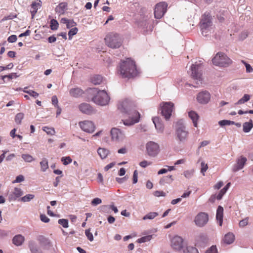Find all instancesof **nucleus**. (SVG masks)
Wrapping results in <instances>:
<instances>
[{
  "label": "nucleus",
  "mask_w": 253,
  "mask_h": 253,
  "mask_svg": "<svg viewBox=\"0 0 253 253\" xmlns=\"http://www.w3.org/2000/svg\"><path fill=\"white\" fill-rule=\"evenodd\" d=\"M105 41L107 46L112 48H119L122 43L120 36L115 33L108 34L105 38Z\"/></svg>",
  "instance_id": "nucleus-6"
},
{
  "label": "nucleus",
  "mask_w": 253,
  "mask_h": 253,
  "mask_svg": "<svg viewBox=\"0 0 253 253\" xmlns=\"http://www.w3.org/2000/svg\"><path fill=\"white\" fill-rule=\"evenodd\" d=\"M79 108L81 112L86 115H91L95 113L94 109L89 104L86 103L81 104Z\"/></svg>",
  "instance_id": "nucleus-18"
},
{
  "label": "nucleus",
  "mask_w": 253,
  "mask_h": 253,
  "mask_svg": "<svg viewBox=\"0 0 253 253\" xmlns=\"http://www.w3.org/2000/svg\"><path fill=\"white\" fill-rule=\"evenodd\" d=\"M42 129L44 131L46 132V133L47 134L53 135H54L55 133V131L54 129L52 127H49L48 126H43L42 127Z\"/></svg>",
  "instance_id": "nucleus-40"
},
{
  "label": "nucleus",
  "mask_w": 253,
  "mask_h": 253,
  "mask_svg": "<svg viewBox=\"0 0 253 253\" xmlns=\"http://www.w3.org/2000/svg\"><path fill=\"white\" fill-rule=\"evenodd\" d=\"M61 161L63 162V164L64 165H67L70 164L72 162V160L69 156H68V157H62L61 158Z\"/></svg>",
  "instance_id": "nucleus-49"
},
{
  "label": "nucleus",
  "mask_w": 253,
  "mask_h": 253,
  "mask_svg": "<svg viewBox=\"0 0 253 253\" xmlns=\"http://www.w3.org/2000/svg\"><path fill=\"white\" fill-rule=\"evenodd\" d=\"M223 208L219 206L216 210V219L219 226H221L223 222Z\"/></svg>",
  "instance_id": "nucleus-21"
},
{
  "label": "nucleus",
  "mask_w": 253,
  "mask_h": 253,
  "mask_svg": "<svg viewBox=\"0 0 253 253\" xmlns=\"http://www.w3.org/2000/svg\"><path fill=\"white\" fill-rule=\"evenodd\" d=\"M253 127V121L251 120L248 122H245L243 125V130L245 132H249Z\"/></svg>",
  "instance_id": "nucleus-29"
},
{
  "label": "nucleus",
  "mask_w": 253,
  "mask_h": 253,
  "mask_svg": "<svg viewBox=\"0 0 253 253\" xmlns=\"http://www.w3.org/2000/svg\"><path fill=\"white\" fill-rule=\"evenodd\" d=\"M195 173V170L194 169L186 170L183 172V174L187 179L191 178Z\"/></svg>",
  "instance_id": "nucleus-37"
},
{
  "label": "nucleus",
  "mask_w": 253,
  "mask_h": 253,
  "mask_svg": "<svg viewBox=\"0 0 253 253\" xmlns=\"http://www.w3.org/2000/svg\"><path fill=\"white\" fill-rule=\"evenodd\" d=\"M138 181V173L136 170H135L133 174V183L135 184Z\"/></svg>",
  "instance_id": "nucleus-61"
},
{
  "label": "nucleus",
  "mask_w": 253,
  "mask_h": 253,
  "mask_svg": "<svg viewBox=\"0 0 253 253\" xmlns=\"http://www.w3.org/2000/svg\"><path fill=\"white\" fill-rule=\"evenodd\" d=\"M69 93L71 96L77 98L80 97L83 94V91L80 88L75 87L71 88L70 90Z\"/></svg>",
  "instance_id": "nucleus-26"
},
{
  "label": "nucleus",
  "mask_w": 253,
  "mask_h": 253,
  "mask_svg": "<svg viewBox=\"0 0 253 253\" xmlns=\"http://www.w3.org/2000/svg\"><path fill=\"white\" fill-rule=\"evenodd\" d=\"M23 194L22 190L19 188H15L14 191L9 195V199L10 201H15L17 198L21 197Z\"/></svg>",
  "instance_id": "nucleus-19"
},
{
  "label": "nucleus",
  "mask_w": 253,
  "mask_h": 253,
  "mask_svg": "<svg viewBox=\"0 0 253 253\" xmlns=\"http://www.w3.org/2000/svg\"><path fill=\"white\" fill-rule=\"evenodd\" d=\"M200 26L202 34L204 36H207L212 30V21L210 14L205 12L201 17Z\"/></svg>",
  "instance_id": "nucleus-5"
},
{
  "label": "nucleus",
  "mask_w": 253,
  "mask_h": 253,
  "mask_svg": "<svg viewBox=\"0 0 253 253\" xmlns=\"http://www.w3.org/2000/svg\"><path fill=\"white\" fill-rule=\"evenodd\" d=\"M209 221V215L204 212H200L195 216L194 222L196 226L202 227L205 226Z\"/></svg>",
  "instance_id": "nucleus-12"
},
{
  "label": "nucleus",
  "mask_w": 253,
  "mask_h": 253,
  "mask_svg": "<svg viewBox=\"0 0 253 253\" xmlns=\"http://www.w3.org/2000/svg\"><path fill=\"white\" fill-rule=\"evenodd\" d=\"M58 23L57 20L55 19H52L50 21V28L52 30H56L58 29Z\"/></svg>",
  "instance_id": "nucleus-46"
},
{
  "label": "nucleus",
  "mask_w": 253,
  "mask_h": 253,
  "mask_svg": "<svg viewBox=\"0 0 253 253\" xmlns=\"http://www.w3.org/2000/svg\"><path fill=\"white\" fill-rule=\"evenodd\" d=\"M80 126L83 130L88 133L93 132L95 129L93 123L88 121H85L80 123Z\"/></svg>",
  "instance_id": "nucleus-17"
},
{
  "label": "nucleus",
  "mask_w": 253,
  "mask_h": 253,
  "mask_svg": "<svg viewBox=\"0 0 253 253\" xmlns=\"http://www.w3.org/2000/svg\"><path fill=\"white\" fill-rule=\"evenodd\" d=\"M102 203V200L99 198H95L91 201V205L94 206H96Z\"/></svg>",
  "instance_id": "nucleus-52"
},
{
  "label": "nucleus",
  "mask_w": 253,
  "mask_h": 253,
  "mask_svg": "<svg viewBox=\"0 0 253 253\" xmlns=\"http://www.w3.org/2000/svg\"><path fill=\"white\" fill-rule=\"evenodd\" d=\"M191 76L194 79L197 81L196 84L197 85L199 83L201 84L202 73L201 67L200 64H192L191 66Z\"/></svg>",
  "instance_id": "nucleus-11"
},
{
  "label": "nucleus",
  "mask_w": 253,
  "mask_h": 253,
  "mask_svg": "<svg viewBox=\"0 0 253 253\" xmlns=\"http://www.w3.org/2000/svg\"><path fill=\"white\" fill-rule=\"evenodd\" d=\"M153 122L155 125V127L159 133H162L164 129V124L160 121L159 118L155 117L153 119Z\"/></svg>",
  "instance_id": "nucleus-22"
},
{
  "label": "nucleus",
  "mask_w": 253,
  "mask_h": 253,
  "mask_svg": "<svg viewBox=\"0 0 253 253\" xmlns=\"http://www.w3.org/2000/svg\"><path fill=\"white\" fill-rule=\"evenodd\" d=\"M247 161V159L243 156H241L238 158L236 161V163L232 168V171L233 172H237L243 169L246 164Z\"/></svg>",
  "instance_id": "nucleus-14"
},
{
  "label": "nucleus",
  "mask_w": 253,
  "mask_h": 253,
  "mask_svg": "<svg viewBox=\"0 0 253 253\" xmlns=\"http://www.w3.org/2000/svg\"><path fill=\"white\" fill-rule=\"evenodd\" d=\"M118 109L127 119L122 120L123 124L126 126H130L139 121L140 114L133 107L132 103L128 99L119 102Z\"/></svg>",
  "instance_id": "nucleus-1"
},
{
  "label": "nucleus",
  "mask_w": 253,
  "mask_h": 253,
  "mask_svg": "<svg viewBox=\"0 0 253 253\" xmlns=\"http://www.w3.org/2000/svg\"><path fill=\"white\" fill-rule=\"evenodd\" d=\"M206 253H217V250L216 246H212L207 250Z\"/></svg>",
  "instance_id": "nucleus-54"
},
{
  "label": "nucleus",
  "mask_w": 253,
  "mask_h": 253,
  "mask_svg": "<svg viewBox=\"0 0 253 253\" xmlns=\"http://www.w3.org/2000/svg\"><path fill=\"white\" fill-rule=\"evenodd\" d=\"M51 101H52V104L54 106H55L56 107L57 106H59L58 105V99L56 95H54L52 97Z\"/></svg>",
  "instance_id": "nucleus-60"
},
{
  "label": "nucleus",
  "mask_w": 253,
  "mask_h": 253,
  "mask_svg": "<svg viewBox=\"0 0 253 253\" xmlns=\"http://www.w3.org/2000/svg\"><path fill=\"white\" fill-rule=\"evenodd\" d=\"M184 253H199L197 249L193 247L188 246L184 251Z\"/></svg>",
  "instance_id": "nucleus-43"
},
{
  "label": "nucleus",
  "mask_w": 253,
  "mask_h": 253,
  "mask_svg": "<svg viewBox=\"0 0 253 253\" xmlns=\"http://www.w3.org/2000/svg\"><path fill=\"white\" fill-rule=\"evenodd\" d=\"M110 209V205H104L101 207V210L103 212H108Z\"/></svg>",
  "instance_id": "nucleus-63"
},
{
  "label": "nucleus",
  "mask_w": 253,
  "mask_h": 253,
  "mask_svg": "<svg viewBox=\"0 0 253 253\" xmlns=\"http://www.w3.org/2000/svg\"><path fill=\"white\" fill-rule=\"evenodd\" d=\"M24 240V237L21 235H16L13 238V243L16 246H20L21 245Z\"/></svg>",
  "instance_id": "nucleus-28"
},
{
  "label": "nucleus",
  "mask_w": 253,
  "mask_h": 253,
  "mask_svg": "<svg viewBox=\"0 0 253 253\" xmlns=\"http://www.w3.org/2000/svg\"><path fill=\"white\" fill-rule=\"evenodd\" d=\"M40 219L44 223H47L49 221V219L45 214H41Z\"/></svg>",
  "instance_id": "nucleus-62"
},
{
  "label": "nucleus",
  "mask_w": 253,
  "mask_h": 253,
  "mask_svg": "<svg viewBox=\"0 0 253 253\" xmlns=\"http://www.w3.org/2000/svg\"><path fill=\"white\" fill-rule=\"evenodd\" d=\"M103 78L100 75H95L91 78V82L95 85L99 84L102 82Z\"/></svg>",
  "instance_id": "nucleus-34"
},
{
  "label": "nucleus",
  "mask_w": 253,
  "mask_h": 253,
  "mask_svg": "<svg viewBox=\"0 0 253 253\" xmlns=\"http://www.w3.org/2000/svg\"><path fill=\"white\" fill-rule=\"evenodd\" d=\"M127 178L128 177H126V176H125L123 178L116 177V180L119 183L121 184L126 180Z\"/></svg>",
  "instance_id": "nucleus-64"
},
{
  "label": "nucleus",
  "mask_w": 253,
  "mask_h": 253,
  "mask_svg": "<svg viewBox=\"0 0 253 253\" xmlns=\"http://www.w3.org/2000/svg\"><path fill=\"white\" fill-rule=\"evenodd\" d=\"M233 124H234V121L226 120H223L218 122L219 125L221 127L225 126H229L231 125H233Z\"/></svg>",
  "instance_id": "nucleus-41"
},
{
  "label": "nucleus",
  "mask_w": 253,
  "mask_h": 253,
  "mask_svg": "<svg viewBox=\"0 0 253 253\" xmlns=\"http://www.w3.org/2000/svg\"><path fill=\"white\" fill-rule=\"evenodd\" d=\"M76 25V23L73 20H69L66 25V27L68 29H70L75 26Z\"/></svg>",
  "instance_id": "nucleus-57"
},
{
  "label": "nucleus",
  "mask_w": 253,
  "mask_h": 253,
  "mask_svg": "<svg viewBox=\"0 0 253 253\" xmlns=\"http://www.w3.org/2000/svg\"><path fill=\"white\" fill-rule=\"evenodd\" d=\"M250 99V95L247 94H244L243 97L239 99L236 103L235 105H239L243 104L248 101Z\"/></svg>",
  "instance_id": "nucleus-38"
},
{
  "label": "nucleus",
  "mask_w": 253,
  "mask_h": 253,
  "mask_svg": "<svg viewBox=\"0 0 253 253\" xmlns=\"http://www.w3.org/2000/svg\"><path fill=\"white\" fill-rule=\"evenodd\" d=\"M211 94L206 90L199 92L197 96V99L199 103L202 104H207L210 100Z\"/></svg>",
  "instance_id": "nucleus-15"
},
{
  "label": "nucleus",
  "mask_w": 253,
  "mask_h": 253,
  "mask_svg": "<svg viewBox=\"0 0 253 253\" xmlns=\"http://www.w3.org/2000/svg\"><path fill=\"white\" fill-rule=\"evenodd\" d=\"M147 154L152 157H155L158 155L160 151L159 145L154 141H149L146 144Z\"/></svg>",
  "instance_id": "nucleus-8"
},
{
  "label": "nucleus",
  "mask_w": 253,
  "mask_h": 253,
  "mask_svg": "<svg viewBox=\"0 0 253 253\" xmlns=\"http://www.w3.org/2000/svg\"><path fill=\"white\" fill-rule=\"evenodd\" d=\"M98 155L100 158L102 160L107 158L108 155L110 154V151L107 149L104 148L99 147L97 151Z\"/></svg>",
  "instance_id": "nucleus-27"
},
{
  "label": "nucleus",
  "mask_w": 253,
  "mask_h": 253,
  "mask_svg": "<svg viewBox=\"0 0 253 253\" xmlns=\"http://www.w3.org/2000/svg\"><path fill=\"white\" fill-rule=\"evenodd\" d=\"M28 246L31 253H43L39 248L37 243L34 241H30Z\"/></svg>",
  "instance_id": "nucleus-20"
},
{
  "label": "nucleus",
  "mask_w": 253,
  "mask_h": 253,
  "mask_svg": "<svg viewBox=\"0 0 253 253\" xmlns=\"http://www.w3.org/2000/svg\"><path fill=\"white\" fill-rule=\"evenodd\" d=\"M175 136L179 144H184L188 140L189 132L182 120L176 122L175 126Z\"/></svg>",
  "instance_id": "nucleus-3"
},
{
  "label": "nucleus",
  "mask_w": 253,
  "mask_h": 253,
  "mask_svg": "<svg viewBox=\"0 0 253 253\" xmlns=\"http://www.w3.org/2000/svg\"><path fill=\"white\" fill-rule=\"evenodd\" d=\"M17 39V36L15 35H12L8 38L7 41L10 43H13L15 42Z\"/></svg>",
  "instance_id": "nucleus-56"
},
{
  "label": "nucleus",
  "mask_w": 253,
  "mask_h": 253,
  "mask_svg": "<svg viewBox=\"0 0 253 253\" xmlns=\"http://www.w3.org/2000/svg\"><path fill=\"white\" fill-rule=\"evenodd\" d=\"M110 134L111 139L118 142L123 141L126 137L124 131L117 127L112 128L111 129Z\"/></svg>",
  "instance_id": "nucleus-10"
},
{
  "label": "nucleus",
  "mask_w": 253,
  "mask_h": 253,
  "mask_svg": "<svg viewBox=\"0 0 253 253\" xmlns=\"http://www.w3.org/2000/svg\"><path fill=\"white\" fill-rule=\"evenodd\" d=\"M119 71L120 74L124 78L135 77L137 76L139 73L136 69L135 62L129 58L122 62L120 65Z\"/></svg>",
  "instance_id": "nucleus-2"
},
{
  "label": "nucleus",
  "mask_w": 253,
  "mask_h": 253,
  "mask_svg": "<svg viewBox=\"0 0 253 253\" xmlns=\"http://www.w3.org/2000/svg\"><path fill=\"white\" fill-rule=\"evenodd\" d=\"M159 215L157 212H150L143 216V220L153 219Z\"/></svg>",
  "instance_id": "nucleus-36"
},
{
  "label": "nucleus",
  "mask_w": 253,
  "mask_h": 253,
  "mask_svg": "<svg viewBox=\"0 0 253 253\" xmlns=\"http://www.w3.org/2000/svg\"><path fill=\"white\" fill-rule=\"evenodd\" d=\"M24 118V114L22 113H19L17 114L15 118V122L17 124H20L21 123L22 120Z\"/></svg>",
  "instance_id": "nucleus-44"
},
{
  "label": "nucleus",
  "mask_w": 253,
  "mask_h": 253,
  "mask_svg": "<svg viewBox=\"0 0 253 253\" xmlns=\"http://www.w3.org/2000/svg\"><path fill=\"white\" fill-rule=\"evenodd\" d=\"M21 157L23 160L26 163H31L35 160L34 158L28 154H23L21 155Z\"/></svg>",
  "instance_id": "nucleus-35"
},
{
  "label": "nucleus",
  "mask_w": 253,
  "mask_h": 253,
  "mask_svg": "<svg viewBox=\"0 0 253 253\" xmlns=\"http://www.w3.org/2000/svg\"><path fill=\"white\" fill-rule=\"evenodd\" d=\"M212 61L214 65L220 67H227L232 63L231 59L222 52H218Z\"/></svg>",
  "instance_id": "nucleus-7"
},
{
  "label": "nucleus",
  "mask_w": 253,
  "mask_h": 253,
  "mask_svg": "<svg viewBox=\"0 0 253 253\" xmlns=\"http://www.w3.org/2000/svg\"><path fill=\"white\" fill-rule=\"evenodd\" d=\"M85 234L86 236L87 237V239L90 241L91 242V241H93V236L92 234L90 232L89 229H87L85 231Z\"/></svg>",
  "instance_id": "nucleus-51"
},
{
  "label": "nucleus",
  "mask_w": 253,
  "mask_h": 253,
  "mask_svg": "<svg viewBox=\"0 0 253 253\" xmlns=\"http://www.w3.org/2000/svg\"><path fill=\"white\" fill-rule=\"evenodd\" d=\"M24 180V177L22 175H19L16 176L13 183H19Z\"/></svg>",
  "instance_id": "nucleus-58"
},
{
  "label": "nucleus",
  "mask_w": 253,
  "mask_h": 253,
  "mask_svg": "<svg viewBox=\"0 0 253 253\" xmlns=\"http://www.w3.org/2000/svg\"><path fill=\"white\" fill-rule=\"evenodd\" d=\"M188 116L192 120L194 126L195 127H197L198 120L199 119V116L197 113L194 111H191L188 112Z\"/></svg>",
  "instance_id": "nucleus-25"
},
{
  "label": "nucleus",
  "mask_w": 253,
  "mask_h": 253,
  "mask_svg": "<svg viewBox=\"0 0 253 253\" xmlns=\"http://www.w3.org/2000/svg\"><path fill=\"white\" fill-rule=\"evenodd\" d=\"M68 4L63 2L60 3L55 8V10L59 15L63 14L67 9Z\"/></svg>",
  "instance_id": "nucleus-24"
},
{
  "label": "nucleus",
  "mask_w": 253,
  "mask_h": 253,
  "mask_svg": "<svg viewBox=\"0 0 253 253\" xmlns=\"http://www.w3.org/2000/svg\"><path fill=\"white\" fill-rule=\"evenodd\" d=\"M26 93L35 98H36L39 96V93L32 90H28L26 91Z\"/></svg>",
  "instance_id": "nucleus-53"
},
{
  "label": "nucleus",
  "mask_w": 253,
  "mask_h": 253,
  "mask_svg": "<svg viewBox=\"0 0 253 253\" xmlns=\"http://www.w3.org/2000/svg\"><path fill=\"white\" fill-rule=\"evenodd\" d=\"M241 62L245 65L247 73H252L253 72V68L249 64L247 63L244 60H242Z\"/></svg>",
  "instance_id": "nucleus-47"
},
{
  "label": "nucleus",
  "mask_w": 253,
  "mask_h": 253,
  "mask_svg": "<svg viewBox=\"0 0 253 253\" xmlns=\"http://www.w3.org/2000/svg\"><path fill=\"white\" fill-rule=\"evenodd\" d=\"M40 164L41 168V170L43 172L46 171V170L48 169V163L47 159L43 158Z\"/></svg>",
  "instance_id": "nucleus-32"
},
{
  "label": "nucleus",
  "mask_w": 253,
  "mask_h": 253,
  "mask_svg": "<svg viewBox=\"0 0 253 253\" xmlns=\"http://www.w3.org/2000/svg\"><path fill=\"white\" fill-rule=\"evenodd\" d=\"M183 240L182 238L178 236L173 237L171 241L172 248L177 251L181 250L183 248Z\"/></svg>",
  "instance_id": "nucleus-16"
},
{
  "label": "nucleus",
  "mask_w": 253,
  "mask_h": 253,
  "mask_svg": "<svg viewBox=\"0 0 253 253\" xmlns=\"http://www.w3.org/2000/svg\"><path fill=\"white\" fill-rule=\"evenodd\" d=\"M168 4L165 2L157 3L154 9V16L156 19L161 18L167 11Z\"/></svg>",
  "instance_id": "nucleus-13"
},
{
  "label": "nucleus",
  "mask_w": 253,
  "mask_h": 253,
  "mask_svg": "<svg viewBox=\"0 0 253 253\" xmlns=\"http://www.w3.org/2000/svg\"><path fill=\"white\" fill-rule=\"evenodd\" d=\"M152 238V235H147L142 237L137 240L139 243H143L150 241Z\"/></svg>",
  "instance_id": "nucleus-42"
},
{
  "label": "nucleus",
  "mask_w": 253,
  "mask_h": 253,
  "mask_svg": "<svg viewBox=\"0 0 253 253\" xmlns=\"http://www.w3.org/2000/svg\"><path fill=\"white\" fill-rule=\"evenodd\" d=\"M34 197V195L29 194L21 198L20 200L23 202H28L33 199Z\"/></svg>",
  "instance_id": "nucleus-39"
},
{
  "label": "nucleus",
  "mask_w": 253,
  "mask_h": 253,
  "mask_svg": "<svg viewBox=\"0 0 253 253\" xmlns=\"http://www.w3.org/2000/svg\"><path fill=\"white\" fill-rule=\"evenodd\" d=\"M91 93L95 94L91 100L94 103L101 106H105L108 104L110 97L104 90H98L97 88H90Z\"/></svg>",
  "instance_id": "nucleus-4"
},
{
  "label": "nucleus",
  "mask_w": 253,
  "mask_h": 253,
  "mask_svg": "<svg viewBox=\"0 0 253 253\" xmlns=\"http://www.w3.org/2000/svg\"><path fill=\"white\" fill-rule=\"evenodd\" d=\"M152 164L150 162H148L146 160L143 161L139 163V166L142 168H145L148 166L151 165Z\"/></svg>",
  "instance_id": "nucleus-55"
},
{
  "label": "nucleus",
  "mask_w": 253,
  "mask_h": 253,
  "mask_svg": "<svg viewBox=\"0 0 253 253\" xmlns=\"http://www.w3.org/2000/svg\"><path fill=\"white\" fill-rule=\"evenodd\" d=\"M248 218L247 217L240 221L239 226L240 227H244L248 224Z\"/></svg>",
  "instance_id": "nucleus-59"
},
{
  "label": "nucleus",
  "mask_w": 253,
  "mask_h": 253,
  "mask_svg": "<svg viewBox=\"0 0 253 253\" xmlns=\"http://www.w3.org/2000/svg\"><path fill=\"white\" fill-rule=\"evenodd\" d=\"M42 6V1L40 0H37L36 1L32 2L31 4V7L33 9L31 10L32 18H34L35 15L37 12L39 8Z\"/></svg>",
  "instance_id": "nucleus-23"
},
{
  "label": "nucleus",
  "mask_w": 253,
  "mask_h": 253,
  "mask_svg": "<svg viewBox=\"0 0 253 253\" xmlns=\"http://www.w3.org/2000/svg\"><path fill=\"white\" fill-rule=\"evenodd\" d=\"M58 223L64 228H67L68 227V220L66 219H60L58 220Z\"/></svg>",
  "instance_id": "nucleus-48"
},
{
  "label": "nucleus",
  "mask_w": 253,
  "mask_h": 253,
  "mask_svg": "<svg viewBox=\"0 0 253 253\" xmlns=\"http://www.w3.org/2000/svg\"><path fill=\"white\" fill-rule=\"evenodd\" d=\"M174 109V104L171 102H163L161 106V114L166 120H169Z\"/></svg>",
  "instance_id": "nucleus-9"
},
{
  "label": "nucleus",
  "mask_w": 253,
  "mask_h": 253,
  "mask_svg": "<svg viewBox=\"0 0 253 253\" xmlns=\"http://www.w3.org/2000/svg\"><path fill=\"white\" fill-rule=\"evenodd\" d=\"M172 181V175H168L162 178L160 180V184L161 185H164L165 183H170Z\"/></svg>",
  "instance_id": "nucleus-33"
},
{
  "label": "nucleus",
  "mask_w": 253,
  "mask_h": 253,
  "mask_svg": "<svg viewBox=\"0 0 253 253\" xmlns=\"http://www.w3.org/2000/svg\"><path fill=\"white\" fill-rule=\"evenodd\" d=\"M230 185V183H227L226 186L222 189L218 194V195L216 196V199L218 200H220L222 199L223 196L225 194V193L226 192L227 190L228 189L229 186Z\"/></svg>",
  "instance_id": "nucleus-31"
},
{
  "label": "nucleus",
  "mask_w": 253,
  "mask_h": 253,
  "mask_svg": "<svg viewBox=\"0 0 253 253\" xmlns=\"http://www.w3.org/2000/svg\"><path fill=\"white\" fill-rule=\"evenodd\" d=\"M201 172L204 176L205 172L207 171L208 169V166L207 164H206L204 162H202L201 164Z\"/></svg>",
  "instance_id": "nucleus-50"
},
{
  "label": "nucleus",
  "mask_w": 253,
  "mask_h": 253,
  "mask_svg": "<svg viewBox=\"0 0 253 253\" xmlns=\"http://www.w3.org/2000/svg\"><path fill=\"white\" fill-rule=\"evenodd\" d=\"M235 239L234 235L233 233H228L224 236V241L227 244H230L233 242Z\"/></svg>",
  "instance_id": "nucleus-30"
},
{
  "label": "nucleus",
  "mask_w": 253,
  "mask_h": 253,
  "mask_svg": "<svg viewBox=\"0 0 253 253\" xmlns=\"http://www.w3.org/2000/svg\"><path fill=\"white\" fill-rule=\"evenodd\" d=\"M78 31V29L76 27L72 28L68 32L69 40H71L72 37L75 35Z\"/></svg>",
  "instance_id": "nucleus-45"
}]
</instances>
